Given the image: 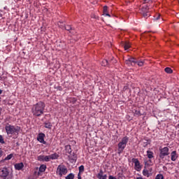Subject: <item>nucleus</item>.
<instances>
[{
	"label": "nucleus",
	"mask_w": 179,
	"mask_h": 179,
	"mask_svg": "<svg viewBox=\"0 0 179 179\" xmlns=\"http://www.w3.org/2000/svg\"><path fill=\"white\" fill-rule=\"evenodd\" d=\"M108 10V7L107 6H103V15L107 13V10Z\"/></svg>",
	"instance_id": "29"
},
{
	"label": "nucleus",
	"mask_w": 179,
	"mask_h": 179,
	"mask_svg": "<svg viewBox=\"0 0 179 179\" xmlns=\"http://www.w3.org/2000/svg\"><path fill=\"white\" fill-rule=\"evenodd\" d=\"M44 138H45V134L44 133H40L38 135L37 141H38V142L41 143H43V145H47V142L44 141Z\"/></svg>",
	"instance_id": "6"
},
{
	"label": "nucleus",
	"mask_w": 179,
	"mask_h": 179,
	"mask_svg": "<svg viewBox=\"0 0 179 179\" xmlns=\"http://www.w3.org/2000/svg\"><path fill=\"white\" fill-rule=\"evenodd\" d=\"M150 1H152V0H144V2L145 3H149V2H150Z\"/></svg>",
	"instance_id": "37"
},
{
	"label": "nucleus",
	"mask_w": 179,
	"mask_h": 179,
	"mask_svg": "<svg viewBox=\"0 0 179 179\" xmlns=\"http://www.w3.org/2000/svg\"><path fill=\"white\" fill-rule=\"evenodd\" d=\"M129 138L128 136H124L122 138V141L117 144L118 151L123 152L127 147V143H128Z\"/></svg>",
	"instance_id": "4"
},
{
	"label": "nucleus",
	"mask_w": 179,
	"mask_h": 179,
	"mask_svg": "<svg viewBox=\"0 0 179 179\" xmlns=\"http://www.w3.org/2000/svg\"><path fill=\"white\" fill-rule=\"evenodd\" d=\"M125 64L129 65V66H131V65H135L136 64V59L130 57L125 61Z\"/></svg>",
	"instance_id": "9"
},
{
	"label": "nucleus",
	"mask_w": 179,
	"mask_h": 179,
	"mask_svg": "<svg viewBox=\"0 0 179 179\" xmlns=\"http://www.w3.org/2000/svg\"><path fill=\"white\" fill-rule=\"evenodd\" d=\"M161 156H169L170 152H169V148L164 147L163 148H159Z\"/></svg>",
	"instance_id": "8"
},
{
	"label": "nucleus",
	"mask_w": 179,
	"mask_h": 179,
	"mask_svg": "<svg viewBox=\"0 0 179 179\" xmlns=\"http://www.w3.org/2000/svg\"><path fill=\"white\" fill-rule=\"evenodd\" d=\"M152 164H153V162H152V159L149 157L148 159L145 161L144 169L143 170L144 177L149 178L152 176V171H153V169L151 166Z\"/></svg>",
	"instance_id": "3"
},
{
	"label": "nucleus",
	"mask_w": 179,
	"mask_h": 179,
	"mask_svg": "<svg viewBox=\"0 0 179 179\" xmlns=\"http://www.w3.org/2000/svg\"><path fill=\"white\" fill-rule=\"evenodd\" d=\"M159 19H160V15H158L157 17L154 18V20H159Z\"/></svg>",
	"instance_id": "34"
},
{
	"label": "nucleus",
	"mask_w": 179,
	"mask_h": 179,
	"mask_svg": "<svg viewBox=\"0 0 179 179\" xmlns=\"http://www.w3.org/2000/svg\"><path fill=\"white\" fill-rule=\"evenodd\" d=\"M143 17H149V16H150V13H149V12L147 13H142Z\"/></svg>",
	"instance_id": "26"
},
{
	"label": "nucleus",
	"mask_w": 179,
	"mask_h": 179,
	"mask_svg": "<svg viewBox=\"0 0 179 179\" xmlns=\"http://www.w3.org/2000/svg\"><path fill=\"white\" fill-rule=\"evenodd\" d=\"M5 160H10V157H7L5 159Z\"/></svg>",
	"instance_id": "42"
},
{
	"label": "nucleus",
	"mask_w": 179,
	"mask_h": 179,
	"mask_svg": "<svg viewBox=\"0 0 179 179\" xmlns=\"http://www.w3.org/2000/svg\"><path fill=\"white\" fill-rule=\"evenodd\" d=\"M44 125L45 128H47L48 129H51L52 128V124L50 122H45Z\"/></svg>",
	"instance_id": "15"
},
{
	"label": "nucleus",
	"mask_w": 179,
	"mask_h": 179,
	"mask_svg": "<svg viewBox=\"0 0 179 179\" xmlns=\"http://www.w3.org/2000/svg\"><path fill=\"white\" fill-rule=\"evenodd\" d=\"M5 156V152L2 150V148H0V157Z\"/></svg>",
	"instance_id": "30"
},
{
	"label": "nucleus",
	"mask_w": 179,
	"mask_h": 179,
	"mask_svg": "<svg viewBox=\"0 0 179 179\" xmlns=\"http://www.w3.org/2000/svg\"><path fill=\"white\" fill-rule=\"evenodd\" d=\"M103 16H108L109 17H111V15L107 13H105V14H103Z\"/></svg>",
	"instance_id": "35"
},
{
	"label": "nucleus",
	"mask_w": 179,
	"mask_h": 179,
	"mask_svg": "<svg viewBox=\"0 0 179 179\" xmlns=\"http://www.w3.org/2000/svg\"><path fill=\"white\" fill-rule=\"evenodd\" d=\"M96 177L98 179H107V175L104 174V172L101 170L97 174Z\"/></svg>",
	"instance_id": "12"
},
{
	"label": "nucleus",
	"mask_w": 179,
	"mask_h": 179,
	"mask_svg": "<svg viewBox=\"0 0 179 179\" xmlns=\"http://www.w3.org/2000/svg\"><path fill=\"white\" fill-rule=\"evenodd\" d=\"M133 163H134V167L136 171H141L142 170V166H141V163L136 159H133Z\"/></svg>",
	"instance_id": "7"
},
{
	"label": "nucleus",
	"mask_w": 179,
	"mask_h": 179,
	"mask_svg": "<svg viewBox=\"0 0 179 179\" xmlns=\"http://www.w3.org/2000/svg\"><path fill=\"white\" fill-rule=\"evenodd\" d=\"M136 179H143V178H142V177H138V178H136Z\"/></svg>",
	"instance_id": "43"
},
{
	"label": "nucleus",
	"mask_w": 179,
	"mask_h": 179,
	"mask_svg": "<svg viewBox=\"0 0 179 179\" xmlns=\"http://www.w3.org/2000/svg\"><path fill=\"white\" fill-rule=\"evenodd\" d=\"M164 71L166 73H171L173 72V69L170 67L165 68Z\"/></svg>",
	"instance_id": "19"
},
{
	"label": "nucleus",
	"mask_w": 179,
	"mask_h": 179,
	"mask_svg": "<svg viewBox=\"0 0 179 179\" xmlns=\"http://www.w3.org/2000/svg\"><path fill=\"white\" fill-rule=\"evenodd\" d=\"M65 30H67V31H71V30H72V27H71L70 25H67L66 27H64Z\"/></svg>",
	"instance_id": "25"
},
{
	"label": "nucleus",
	"mask_w": 179,
	"mask_h": 179,
	"mask_svg": "<svg viewBox=\"0 0 179 179\" xmlns=\"http://www.w3.org/2000/svg\"><path fill=\"white\" fill-rule=\"evenodd\" d=\"M50 159H52V160H54V157H45L43 160H44L45 162H50Z\"/></svg>",
	"instance_id": "28"
},
{
	"label": "nucleus",
	"mask_w": 179,
	"mask_h": 179,
	"mask_svg": "<svg viewBox=\"0 0 179 179\" xmlns=\"http://www.w3.org/2000/svg\"><path fill=\"white\" fill-rule=\"evenodd\" d=\"M9 172L8 171V169L2 168L0 169V177H8Z\"/></svg>",
	"instance_id": "10"
},
{
	"label": "nucleus",
	"mask_w": 179,
	"mask_h": 179,
	"mask_svg": "<svg viewBox=\"0 0 179 179\" xmlns=\"http://www.w3.org/2000/svg\"><path fill=\"white\" fill-rule=\"evenodd\" d=\"M7 157H13V154H10L7 155Z\"/></svg>",
	"instance_id": "39"
},
{
	"label": "nucleus",
	"mask_w": 179,
	"mask_h": 179,
	"mask_svg": "<svg viewBox=\"0 0 179 179\" xmlns=\"http://www.w3.org/2000/svg\"><path fill=\"white\" fill-rule=\"evenodd\" d=\"M45 170H47V166L43 164L40 166L39 168V171L38 172V176H40L41 173H44V171H45Z\"/></svg>",
	"instance_id": "14"
},
{
	"label": "nucleus",
	"mask_w": 179,
	"mask_h": 179,
	"mask_svg": "<svg viewBox=\"0 0 179 179\" xmlns=\"http://www.w3.org/2000/svg\"><path fill=\"white\" fill-rule=\"evenodd\" d=\"M177 155V152L176 151H173L171 154V157H174Z\"/></svg>",
	"instance_id": "32"
},
{
	"label": "nucleus",
	"mask_w": 179,
	"mask_h": 179,
	"mask_svg": "<svg viewBox=\"0 0 179 179\" xmlns=\"http://www.w3.org/2000/svg\"><path fill=\"white\" fill-rule=\"evenodd\" d=\"M24 167V164H23L22 162L21 163H17L15 164V170H18L20 171L22 170V169H23Z\"/></svg>",
	"instance_id": "13"
},
{
	"label": "nucleus",
	"mask_w": 179,
	"mask_h": 179,
	"mask_svg": "<svg viewBox=\"0 0 179 179\" xmlns=\"http://www.w3.org/2000/svg\"><path fill=\"white\" fill-rule=\"evenodd\" d=\"M5 129L7 135H19V132H20V127L19 126H13L9 123H6L5 126Z\"/></svg>",
	"instance_id": "2"
},
{
	"label": "nucleus",
	"mask_w": 179,
	"mask_h": 179,
	"mask_svg": "<svg viewBox=\"0 0 179 179\" xmlns=\"http://www.w3.org/2000/svg\"><path fill=\"white\" fill-rule=\"evenodd\" d=\"M65 150L68 157H72V149L71 148V145H66Z\"/></svg>",
	"instance_id": "11"
},
{
	"label": "nucleus",
	"mask_w": 179,
	"mask_h": 179,
	"mask_svg": "<svg viewBox=\"0 0 179 179\" xmlns=\"http://www.w3.org/2000/svg\"><path fill=\"white\" fill-rule=\"evenodd\" d=\"M176 159H177L176 157H171V160L173 162H176Z\"/></svg>",
	"instance_id": "40"
},
{
	"label": "nucleus",
	"mask_w": 179,
	"mask_h": 179,
	"mask_svg": "<svg viewBox=\"0 0 179 179\" xmlns=\"http://www.w3.org/2000/svg\"><path fill=\"white\" fill-rule=\"evenodd\" d=\"M148 157H153V152L151 151H147Z\"/></svg>",
	"instance_id": "24"
},
{
	"label": "nucleus",
	"mask_w": 179,
	"mask_h": 179,
	"mask_svg": "<svg viewBox=\"0 0 179 179\" xmlns=\"http://www.w3.org/2000/svg\"><path fill=\"white\" fill-rule=\"evenodd\" d=\"M109 179H117V178L113 176H109Z\"/></svg>",
	"instance_id": "36"
},
{
	"label": "nucleus",
	"mask_w": 179,
	"mask_h": 179,
	"mask_svg": "<svg viewBox=\"0 0 179 179\" xmlns=\"http://www.w3.org/2000/svg\"><path fill=\"white\" fill-rule=\"evenodd\" d=\"M74 178H75V175H73V173H70L66 177V179H74Z\"/></svg>",
	"instance_id": "20"
},
{
	"label": "nucleus",
	"mask_w": 179,
	"mask_h": 179,
	"mask_svg": "<svg viewBox=\"0 0 179 179\" xmlns=\"http://www.w3.org/2000/svg\"><path fill=\"white\" fill-rule=\"evenodd\" d=\"M83 171H85V166L83 165H81L79 167V173H83Z\"/></svg>",
	"instance_id": "23"
},
{
	"label": "nucleus",
	"mask_w": 179,
	"mask_h": 179,
	"mask_svg": "<svg viewBox=\"0 0 179 179\" xmlns=\"http://www.w3.org/2000/svg\"><path fill=\"white\" fill-rule=\"evenodd\" d=\"M59 27L61 29H65V24H63L62 22H59Z\"/></svg>",
	"instance_id": "27"
},
{
	"label": "nucleus",
	"mask_w": 179,
	"mask_h": 179,
	"mask_svg": "<svg viewBox=\"0 0 179 179\" xmlns=\"http://www.w3.org/2000/svg\"><path fill=\"white\" fill-rule=\"evenodd\" d=\"M80 174H82V173H80V172H79V173L78 174V179H82V176H80Z\"/></svg>",
	"instance_id": "33"
},
{
	"label": "nucleus",
	"mask_w": 179,
	"mask_h": 179,
	"mask_svg": "<svg viewBox=\"0 0 179 179\" xmlns=\"http://www.w3.org/2000/svg\"><path fill=\"white\" fill-rule=\"evenodd\" d=\"M45 108V103L43 101H39L36 104L34 105L31 109L32 114L35 117H41L44 114V110Z\"/></svg>",
	"instance_id": "1"
},
{
	"label": "nucleus",
	"mask_w": 179,
	"mask_h": 179,
	"mask_svg": "<svg viewBox=\"0 0 179 179\" xmlns=\"http://www.w3.org/2000/svg\"><path fill=\"white\" fill-rule=\"evenodd\" d=\"M57 89H58V90L61 91V90H62V87H58Z\"/></svg>",
	"instance_id": "41"
},
{
	"label": "nucleus",
	"mask_w": 179,
	"mask_h": 179,
	"mask_svg": "<svg viewBox=\"0 0 179 179\" xmlns=\"http://www.w3.org/2000/svg\"><path fill=\"white\" fill-rule=\"evenodd\" d=\"M3 16V12L0 11V17H2Z\"/></svg>",
	"instance_id": "38"
},
{
	"label": "nucleus",
	"mask_w": 179,
	"mask_h": 179,
	"mask_svg": "<svg viewBox=\"0 0 179 179\" xmlns=\"http://www.w3.org/2000/svg\"><path fill=\"white\" fill-rule=\"evenodd\" d=\"M136 64H137V65H138V66H143L145 62L143 61H141V62H138L136 61Z\"/></svg>",
	"instance_id": "21"
},
{
	"label": "nucleus",
	"mask_w": 179,
	"mask_h": 179,
	"mask_svg": "<svg viewBox=\"0 0 179 179\" xmlns=\"http://www.w3.org/2000/svg\"><path fill=\"white\" fill-rule=\"evenodd\" d=\"M45 157H48V156H45Z\"/></svg>",
	"instance_id": "44"
},
{
	"label": "nucleus",
	"mask_w": 179,
	"mask_h": 179,
	"mask_svg": "<svg viewBox=\"0 0 179 179\" xmlns=\"http://www.w3.org/2000/svg\"><path fill=\"white\" fill-rule=\"evenodd\" d=\"M102 66H108V61L107 59H103L101 62Z\"/></svg>",
	"instance_id": "18"
},
{
	"label": "nucleus",
	"mask_w": 179,
	"mask_h": 179,
	"mask_svg": "<svg viewBox=\"0 0 179 179\" xmlns=\"http://www.w3.org/2000/svg\"><path fill=\"white\" fill-rule=\"evenodd\" d=\"M0 143H5V141H3V137H2L1 135H0Z\"/></svg>",
	"instance_id": "31"
},
{
	"label": "nucleus",
	"mask_w": 179,
	"mask_h": 179,
	"mask_svg": "<svg viewBox=\"0 0 179 179\" xmlns=\"http://www.w3.org/2000/svg\"><path fill=\"white\" fill-rule=\"evenodd\" d=\"M148 10H149V7L148 6H143L141 10V14L148 12Z\"/></svg>",
	"instance_id": "16"
},
{
	"label": "nucleus",
	"mask_w": 179,
	"mask_h": 179,
	"mask_svg": "<svg viewBox=\"0 0 179 179\" xmlns=\"http://www.w3.org/2000/svg\"><path fill=\"white\" fill-rule=\"evenodd\" d=\"M155 179H164V176L162 174H158L156 176Z\"/></svg>",
	"instance_id": "22"
},
{
	"label": "nucleus",
	"mask_w": 179,
	"mask_h": 179,
	"mask_svg": "<svg viewBox=\"0 0 179 179\" xmlns=\"http://www.w3.org/2000/svg\"><path fill=\"white\" fill-rule=\"evenodd\" d=\"M57 175L59 177H62V176H66L68 174V169L64 165H59L57 169Z\"/></svg>",
	"instance_id": "5"
},
{
	"label": "nucleus",
	"mask_w": 179,
	"mask_h": 179,
	"mask_svg": "<svg viewBox=\"0 0 179 179\" xmlns=\"http://www.w3.org/2000/svg\"><path fill=\"white\" fill-rule=\"evenodd\" d=\"M130 48H131V44H129V43H128V42L124 43V48L126 51H127V50H129Z\"/></svg>",
	"instance_id": "17"
}]
</instances>
